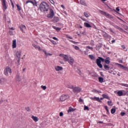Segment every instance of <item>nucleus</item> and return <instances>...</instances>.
Masks as SVG:
<instances>
[{"mask_svg": "<svg viewBox=\"0 0 128 128\" xmlns=\"http://www.w3.org/2000/svg\"><path fill=\"white\" fill-rule=\"evenodd\" d=\"M98 124H104V122L102 121H99L98 122Z\"/></svg>", "mask_w": 128, "mask_h": 128, "instance_id": "338daca9", "label": "nucleus"}, {"mask_svg": "<svg viewBox=\"0 0 128 128\" xmlns=\"http://www.w3.org/2000/svg\"><path fill=\"white\" fill-rule=\"evenodd\" d=\"M50 2H51V4H54V1L53 0H49Z\"/></svg>", "mask_w": 128, "mask_h": 128, "instance_id": "603ef678", "label": "nucleus"}, {"mask_svg": "<svg viewBox=\"0 0 128 128\" xmlns=\"http://www.w3.org/2000/svg\"><path fill=\"white\" fill-rule=\"evenodd\" d=\"M88 58H90V60H94L96 59V58H94V56L92 55H88Z\"/></svg>", "mask_w": 128, "mask_h": 128, "instance_id": "bb28decb", "label": "nucleus"}, {"mask_svg": "<svg viewBox=\"0 0 128 128\" xmlns=\"http://www.w3.org/2000/svg\"><path fill=\"white\" fill-rule=\"evenodd\" d=\"M90 100H96V102H102V100L100 99L99 97L94 96V98H90Z\"/></svg>", "mask_w": 128, "mask_h": 128, "instance_id": "1a4fd4ad", "label": "nucleus"}, {"mask_svg": "<svg viewBox=\"0 0 128 128\" xmlns=\"http://www.w3.org/2000/svg\"><path fill=\"white\" fill-rule=\"evenodd\" d=\"M105 60H104V58L102 57H98V58H97L96 60L97 66H98L100 68H102V64L101 62H105Z\"/></svg>", "mask_w": 128, "mask_h": 128, "instance_id": "f03ea898", "label": "nucleus"}, {"mask_svg": "<svg viewBox=\"0 0 128 128\" xmlns=\"http://www.w3.org/2000/svg\"><path fill=\"white\" fill-rule=\"evenodd\" d=\"M92 92H94L95 94H98V90L94 89L92 90Z\"/></svg>", "mask_w": 128, "mask_h": 128, "instance_id": "c03bdc74", "label": "nucleus"}, {"mask_svg": "<svg viewBox=\"0 0 128 128\" xmlns=\"http://www.w3.org/2000/svg\"><path fill=\"white\" fill-rule=\"evenodd\" d=\"M116 10H117V12H120V8L118 7L116 8Z\"/></svg>", "mask_w": 128, "mask_h": 128, "instance_id": "0e129e2a", "label": "nucleus"}, {"mask_svg": "<svg viewBox=\"0 0 128 128\" xmlns=\"http://www.w3.org/2000/svg\"><path fill=\"white\" fill-rule=\"evenodd\" d=\"M17 8H18V10L20 12V10H21L22 8H20V6L18 5V4H17L16 5Z\"/></svg>", "mask_w": 128, "mask_h": 128, "instance_id": "4c0bfd02", "label": "nucleus"}, {"mask_svg": "<svg viewBox=\"0 0 128 128\" xmlns=\"http://www.w3.org/2000/svg\"><path fill=\"white\" fill-rule=\"evenodd\" d=\"M100 12L101 14H103V16H106V14H108V13L102 10H100Z\"/></svg>", "mask_w": 128, "mask_h": 128, "instance_id": "7c9ffc66", "label": "nucleus"}, {"mask_svg": "<svg viewBox=\"0 0 128 128\" xmlns=\"http://www.w3.org/2000/svg\"><path fill=\"white\" fill-rule=\"evenodd\" d=\"M6 0H2V4L4 10H6L8 7H6Z\"/></svg>", "mask_w": 128, "mask_h": 128, "instance_id": "ddd939ff", "label": "nucleus"}, {"mask_svg": "<svg viewBox=\"0 0 128 128\" xmlns=\"http://www.w3.org/2000/svg\"><path fill=\"white\" fill-rule=\"evenodd\" d=\"M117 94L119 96H124V92L122 90L118 91Z\"/></svg>", "mask_w": 128, "mask_h": 128, "instance_id": "4be33fe9", "label": "nucleus"}, {"mask_svg": "<svg viewBox=\"0 0 128 128\" xmlns=\"http://www.w3.org/2000/svg\"><path fill=\"white\" fill-rule=\"evenodd\" d=\"M100 74L102 76H104V75L103 74L102 72H100Z\"/></svg>", "mask_w": 128, "mask_h": 128, "instance_id": "052dcab7", "label": "nucleus"}, {"mask_svg": "<svg viewBox=\"0 0 128 128\" xmlns=\"http://www.w3.org/2000/svg\"><path fill=\"white\" fill-rule=\"evenodd\" d=\"M122 86H126V88H128V84H122Z\"/></svg>", "mask_w": 128, "mask_h": 128, "instance_id": "37998d69", "label": "nucleus"}, {"mask_svg": "<svg viewBox=\"0 0 128 128\" xmlns=\"http://www.w3.org/2000/svg\"><path fill=\"white\" fill-rule=\"evenodd\" d=\"M84 26H86V28H92V26H90V24L86 22H84Z\"/></svg>", "mask_w": 128, "mask_h": 128, "instance_id": "412c9836", "label": "nucleus"}, {"mask_svg": "<svg viewBox=\"0 0 128 128\" xmlns=\"http://www.w3.org/2000/svg\"><path fill=\"white\" fill-rule=\"evenodd\" d=\"M54 68L56 72H60V70H62V67L60 66H56Z\"/></svg>", "mask_w": 128, "mask_h": 128, "instance_id": "4468645a", "label": "nucleus"}, {"mask_svg": "<svg viewBox=\"0 0 128 128\" xmlns=\"http://www.w3.org/2000/svg\"><path fill=\"white\" fill-rule=\"evenodd\" d=\"M32 118L34 122H38V118L37 116H32Z\"/></svg>", "mask_w": 128, "mask_h": 128, "instance_id": "6ab92c4d", "label": "nucleus"}, {"mask_svg": "<svg viewBox=\"0 0 128 128\" xmlns=\"http://www.w3.org/2000/svg\"><path fill=\"white\" fill-rule=\"evenodd\" d=\"M67 38H70V40H72V37L70 36V35H66Z\"/></svg>", "mask_w": 128, "mask_h": 128, "instance_id": "a18cd8bd", "label": "nucleus"}, {"mask_svg": "<svg viewBox=\"0 0 128 128\" xmlns=\"http://www.w3.org/2000/svg\"><path fill=\"white\" fill-rule=\"evenodd\" d=\"M50 42H52V44H56V41L54 40H50Z\"/></svg>", "mask_w": 128, "mask_h": 128, "instance_id": "49530a36", "label": "nucleus"}, {"mask_svg": "<svg viewBox=\"0 0 128 128\" xmlns=\"http://www.w3.org/2000/svg\"><path fill=\"white\" fill-rule=\"evenodd\" d=\"M66 88H68L72 89V90L74 89V86H72V85H71V84H67Z\"/></svg>", "mask_w": 128, "mask_h": 128, "instance_id": "c756f323", "label": "nucleus"}, {"mask_svg": "<svg viewBox=\"0 0 128 128\" xmlns=\"http://www.w3.org/2000/svg\"><path fill=\"white\" fill-rule=\"evenodd\" d=\"M35 48H38V50H40V46H37Z\"/></svg>", "mask_w": 128, "mask_h": 128, "instance_id": "5fc2aeb1", "label": "nucleus"}, {"mask_svg": "<svg viewBox=\"0 0 128 128\" xmlns=\"http://www.w3.org/2000/svg\"><path fill=\"white\" fill-rule=\"evenodd\" d=\"M44 54H46V56H48V52H46V51L44 50Z\"/></svg>", "mask_w": 128, "mask_h": 128, "instance_id": "13d9d810", "label": "nucleus"}, {"mask_svg": "<svg viewBox=\"0 0 128 128\" xmlns=\"http://www.w3.org/2000/svg\"><path fill=\"white\" fill-rule=\"evenodd\" d=\"M102 96L104 98H106L107 100H110V98L108 97V96L106 94H103L102 95Z\"/></svg>", "mask_w": 128, "mask_h": 128, "instance_id": "393cba45", "label": "nucleus"}, {"mask_svg": "<svg viewBox=\"0 0 128 128\" xmlns=\"http://www.w3.org/2000/svg\"><path fill=\"white\" fill-rule=\"evenodd\" d=\"M92 76H94V78H96V76H98V74H95L92 75Z\"/></svg>", "mask_w": 128, "mask_h": 128, "instance_id": "bf43d9fd", "label": "nucleus"}, {"mask_svg": "<svg viewBox=\"0 0 128 128\" xmlns=\"http://www.w3.org/2000/svg\"><path fill=\"white\" fill-rule=\"evenodd\" d=\"M54 22H60V18L58 17L54 18Z\"/></svg>", "mask_w": 128, "mask_h": 128, "instance_id": "c85d7f7f", "label": "nucleus"}, {"mask_svg": "<svg viewBox=\"0 0 128 128\" xmlns=\"http://www.w3.org/2000/svg\"><path fill=\"white\" fill-rule=\"evenodd\" d=\"M125 114H126V112H122L120 113V115L122 116H124Z\"/></svg>", "mask_w": 128, "mask_h": 128, "instance_id": "3c124183", "label": "nucleus"}, {"mask_svg": "<svg viewBox=\"0 0 128 128\" xmlns=\"http://www.w3.org/2000/svg\"><path fill=\"white\" fill-rule=\"evenodd\" d=\"M12 48H16V40H14L12 44Z\"/></svg>", "mask_w": 128, "mask_h": 128, "instance_id": "2eb2a0df", "label": "nucleus"}, {"mask_svg": "<svg viewBox=\"0 0 128 128\" xmlns=\"http://www.w3.org/2000/svg\"><path fill=\"white\" fill-rule=\"evenodd\" d=\"M63 60L65 62H68V60H70V57H68V55H64L63 56Z\"/></svg>", "mask_w": 128, "mask_h": 128, "instance_id": "dca6fc26", "label": "nucleus"}, {"mask_svg": "<svg viewBox=\"0 0 128 128\" xmlns=\"http://www.w3.org/2000/svg\"><path fill=\"white\" fill-rule=\"evenodd\" d=\"M41 88L44 90H46V86H41Z\"/></svg>", "mask_w": 128, "mask_h": 128, "instance_id": "79ce46f5", "label": "nucleus"}, {"mask_svg": "<svg viewBox=\"0 0 128 128\" xmlns=\"http://www.w3.org/2000/svg\"><path fill=\"white\" fill-rule=\"evenodd\" d=\"M80 4L84 6H88V4L86 2V0H80Z\"/></svg>", "mask_w": 128, "mask_h": 128, "instance_id": "9d476101", "label": "nucleus"}, {"mask_svg": "<svg viewBox=\"0 0 128 128\" xmlns=\"http://www.w3.org/2000/svg\"><path fill=\"white\" fill-rule=\"evenodd\" d=\"M112 101H108V106H112Z\"/></svg>", "mask_w": 128, "mask_h": 128, "instance_id": "a19ab883", "label": "nucleus"}, {"mask_svg": "<svg viewBox=\"0 0 128 128\" xmlns=\"http://www.w3.org/2000/svg\"><path fill=\"white\" fill-rule=\"evenodd\" d=\"M104 108H105V110H108V106H104Z\"/></svg>", "mask_w": 128, "mask_h": 128, "instance_id": "680f3d73", "label": "nucleus"}, {"mask_svg": "<svg viewBox=\"0 0 128 128\" xmlns=\"http://www.w3.org/2000/svg\"><path fill=\"white\" fill-rule=\"evenodd\" d=\"M114 112H116V109L115 108H112L111 110V114H114Z\"/></svg>", "mask_w": 128, "mask_h": 128, "instance_id": "58836bf2", "label": "nucleus"}, {"mask_svg": "<svg viewBox=\"0 0 128 128\" xmlns=\"http://www.w3.org/2000/svg\"><path fill=\"white\" fill-rule=\"evenodd\" d=\"M115 28H117V30H120V32H126L122 28L118 26H114Z\"/></svg>", "mask_w": 128, "mask_h": 128, "instance_id": "f3484780", "label": "nucleus"}, {"mask_svg": "<svg viewBox=\"0 0 128 128\" xmlns=\"http://www.w3.org/2000/svg\"><path fill=\"white\" fill-rule=\"evenodd\" d=\"M30 3L32 4H33V6H34L35 4H34V0H28L26 2V4H28V3Z\"/></svg>", "mask_w": 128, "mask_h": 128, "instance_id": "aec40b11", "label": "nucleus"}, {"mask_svg": "<svg viewBox=\"0 0 128 128\" xmlns=\"http://www.w3.org/2000/svg\"><path fill=\"white\" fill-rule=\"evenodd\" d=\"M54 16V12L52 9H50V14H48L47 18L52 19Z\"/></svg>", "mask_w": 128, "mask_h": 128, "instance_id": "20e7f679", "label": "nucleus"}, {"mask_svg": "<svg viewBox=\"0 0 128 128\" xmlns=\"http://www.w3.org/2000/svg\"><path fill=\"white\" fill-rule=\"evenodd\" d=\"M122 69L124 70H128V67H126V66H124Z\"/></svg>", "mask_w": 128, "mask_h": 128, "instance_id": "8fccbe9b", "label": "nucleus"}, {"mask_svg": "<svg viewBox=\"0 0 128 128\" xmlns=\"http://www.w3.org/2000/svg\"><path fill=\"white\" fill-rule=\"evenodd\" d=\"M22 56V52H18L16 53V56L18 57V63L17 64L18 66L20 64V56Z\"/></svg>", "mask_w": 128, "mask_h": 128, "instance_id": "423d86ee", "label": "nucleus"}, {"mask_svg": "<svg viewBox=\"0 0 128 128\" xmlns=\"http://www.w3.org/2000/svg\"><path fill=\"white\" fill-rule=\"evenodd\" d=\"M98 80H99V82H100V84H102V82H104V79L102 78V77H99L98 78Z\"/></svg>", "mask_w": 128, "mask_h": 128, "instance_id": "5701e85b", "label": "nucleus"}, {"mask_svg": "<svg viewBox=\"0 0 128 128\" xmlns=\"http://www.w3.org/2000/svg\"><path fill=\"white\" fill-rule=\"evenodd\" d=\"M84 110H90V108H88V106H84Z\"/></svg>", "mask_w": 128, "mask_h": 128, "instance_id": "c9c22d12", "label": "nucleus"}, {"mask_svg": "<svg viewBox=\"0 0 128 128\" xmlns=\"http://www.w3.org/2000/svg\"><path fill=\"white\" fill-rule=\"evenodd\" d=\"M121 46L122 48H124V50L126 49V46H124V45H122Z\"/></svg>", "mask_w": 128, "mask_h": 128, "instance_id": "e2e57ef3", "label": "nucleus"}, {"mask_svg": "<svg viewBox=\"0 0 128 128\" xmlns=\"http://www.w3.org/2000/svg\"><path fill=\"white\" fill-rule=\"evenodd\" d=\"M72 46H73L76 50H80V48L76 46L72 45Z\"/></svg>", "mask_w": 128, "mask_h": 128, "instance_id": "2f4dec72", "label": "nucleus"}, {"mask_svg": "<svg viewBox=\"0 0 128 128\" xmlns=\"http://www.w3.org/2000/svg\"><path fill=\"white\" fill-rule=\"evenodd\" d=\"M26 110H27V112H30V107H26Z\"/></svg>", "mask_w": 128, "mask_h": 128, "instance_id": "de8ad7c7", "label": "nucleus"}, {"mask_svg": "<svg viewBox=\"0 0 128 128\" xmlns=\"http://www.w3.org/2000/svg\"><path fill=\"white\" fill-rule=\"evenodd\" d=\"M39 8L42 12H48L50 6L46 2H42L39 6Z\"/></svg>", "mask_w": 128, "mask_h": 128, "instance_id": "f257e3e1", "label": "nucleus"}, {"mask_svg": "<svg viewBox=\"0 0 128 128\" xmlns=\"http://www.w3.org/2000/svg\"><path fill=\"white\" fill-rule=\"evenodd\" d=\"M70 98V96L68 94H63L61 96L60 100L61 102H64V100H68Z\"/></svg>", "mask_w": 128, "mask_h": 128, "instance_id": "0eeeda50", "label": "nucleus"}, {"mask_svg": "<svg viewBox=\"0 0 128 128\" xmlns=\"http://www.w3.org/2000/svg\"><path fill=\"white\" fill-rule=\"evenodd\" d=\"M86 50H93L94 48L92 47H90V46H86Z\"/></svg>", "mask_w": 128, "mask_h": 128, "instance_id": "cd10ccee", "label": "nucleus"}, {"mask_svg": "<svg viewBox=\"0 0 128 128\" xmlns=\"http://www.w3.org/2000/svg\"><path fill=\"white\" fill-rule=\"evenodd\" d=\"M106 16H108L109 18H114L113 16H112L108 13L106 15Z\"/></svg>", "mask_w": 128, "mask_h": 128, "instance_id": "473e14b6", "label": "nucleus"}, {"mask_svg": "<svg viewBox=\"0 0 128 128\" xmlns=\"http://www.w3.org/2000/svg\"><path fill=\"white\" fill-rule=\"evenodd\" d=\"M9 34L10 35V36H14V32H12V30H10L9 32Z\"/></svg>", "mask_w": 128, "mask_h": 128, "instance_id": "09e8293b", "label": "nucleus"}, {"mask_svg": "<svg viewBox=\"0 0 128 128\" xmlns=\"http://www.w3.org/2000/svg\"><path fill=\"white\" fill-rule=\"evenodd\" d=\"M53 40H57L58 41V38H56V37H53Z\"/></svg>", "mask_w": 128, "mask_h": 128, "instance_id": "6e6d98bb", "label": "nucleus"}, {"mask_svg": "<svg viewBox=\"0 0 128 128\" xmlns=\"http://www.w3.org/2000/svg\"><path fill=\"white\" fill-rule=\"evenodd\" d=\"M52 28H54V30H60V28H58L56 26H52Z\"/></svg>", "mask_w": 128, "mask_h": 128, "instance_id": "f704fd0d", "label": "nucleus"}, {"mask_svg": "<svg viewBox=\"0 0 128 128\" xmlns=\"http://www.w3.org/2000/svg\"><path fill=\"white\" fill-rule=\"evenodd\" d=\"M79 102H84V100H82V99L81 98H80Z\"/></svg>", "mask_w": 128, "mask_h": 128, "instance_id": "864d4df0", "label": "nucleus"}, {"mask_svg": "<svg viewBox=\"0 0 128 128\" xmlns=\"http://www.w3.org/2000/svg\"><path fill=\"white\" fill-rule=\"evenodd\" d=\"M102 36L106 38H108L109 40H110V38H112V36L104 31L102 32Z\"/></svg>", "mask_w": 128, "mask_h": 128, "instance_id": "39448f33", "label": "nucleus"}, {"mask_svg": "<svg viewBox=\"0 0 128 128\" xmlns=\"http://www.w3.org/2000/svg\"><path fill=\"white\" fill-rule=\"evenodd\" d=\"M116 66H120L121 68H123L124 66L122 65V64H120L118 63H116Z\"/></svg>", "mask_w": 128, "mask_h": 128, "instance_id": "72a5a7b5", "label": "nucleus"}, {"mask_svg": "<svg viewBox=\"0 0 128 128\" xmlns=\"http://www.w3.org/2000/svg\"><path fill=\"white\" fill-rule=\"evenodd\" d=\"M64 116V113L62 112H60V116Z\"/></svg>", "mask_w": 128, "mask_h": 128, "instance_id": "4d7b16f0", "label": "nucleus"}, {"mask_svg": "<svg viewBox=\"0 0 128 128\" xmlns=\"http://www.w3.org/2000/svg\"><path fill=\"white\" fill-rule=\"evenodd\" d=\"M105 63L107 64H110V58L109 57H107L105 60Z\"/></svg>", "mask_w": 128, "mask_h": 128, "instance_id": "a211bd4d", "label": "nucleus"}, {"mask_svg": "<svg viewBox=\"0 0 128 128\" xmlns=\"http://www.w3.org/2000/svg\"><path fill=\"white\" fill-rule=\"evenodd\" d=\"M76 110V109L72 108V107L69 108V109L68 110V114H70V112H74Z\"/></svg>", "mask_w": 128, "mask_h": 128, "instance_id": "b1692460", "label": "nucleus"}, {"mask_svg": "<svg viewBox=\"0 0 128 128\" xmlns=\"http://www.w3.org/2000/svg\"><path fill=\"white\" fill-rule=\"evenodd\" d=\"M82 88L80 87H73V92H80Z\"/></svg>", "mask_w": 128, "mask_h": 128, "instance_id": "6e6552de", "label": "nucleus"}, {"mask_svg": "<svg viewBox=\"0 0 128 128\" xmlns=\"http://www.w3.org/2000/svg\"><path fill=\"white\" fill-rule=\"evenodd\" d=\"M84 14L86 18H88L89 16L88 14L86 12H84Z\"/></svg>", "mask_w": 128, "mask_h": 128, "instance_id": "ea45409f", "label": "nucleus"}, {"mask_svg": "<svg viewBox=\"0 0 128 128\" xmlns=\"http://www.w3.org/2000/svg\"><path fill=\"white\" fill-rule=\"evenodd\" d=\"M68 64H70L71 66H72L74 64V58L70 56H69V60H68Z\"/></svg>", "mask_w": 128, "mask_h": 128, "instance_id": "9b49d317", "label": "nucleus"}, {"mask_svg": "<svg viewBox=\"0 0 128 128\" xmlns=\"http://www.w3.org/2000/svg\"><path fill=\"white\" fill-rule=\"evenodd\" d=\"M20 28L22 32H24V31L26 30V27L24 25H22V26H20Z\"/></svg>", "mask_w": 128, "mask_h": 128, "instance_id": "f8f14e48", "label": "nucleus"}, {"mask_svg": "<svg viewBox=\"0 0 128 128\" xmlns=\"http://www.w3.org/2000/svg\"><path fill=\"white\" fill-rule=\"evenodd\" d=\"M69 42H72V44H78V42H74L72 40H69Z\"/></svg>", "mask_w": 128, "mask_h": 128, "instance_id": "e433bc0d", "label": "nucleus"}, {"mask_svg": "<svg viewBox=\"0 0 128 128\" xmlns=\"http://www.w3.org/2000/svg\"><path fill=\"white\" fill-rule=\"evenodd\" d=\"M11 4H12V6L13 8H14V2L11 3Z\"/></svg>", "mask_w": 128, "mask_h": 128, "instance_id": "69168bd1", "label": "nucleus"}, {"mask_svg": "<svg viewBox=\"0 0 128 128\" xmlns=\"http://www.w3.org/2000/svg\"><path fill=\"white\" fill-rule=\"evenodd\" d=\"M8 74H12V68L7 66L4 70V74L8 76Z\"/></svg>", "mask_w": 128, "mask_h": 128, "instance_id": "7ed1b4c3", "label": "nucleus"}, {"mask_svg": "<svg viewBox=\"0 0 128 128\" xmlns=\"http://www.w3.org/2000/svg\"><path fill=\"white\" fill-rule=\"evenodd\" d=\"M104 68L106 70H110V66H108V65L104 64Z\"/></svg>", "mask_w": 128, "mask_h": 128, "instance_id": "a878e982", "label": "nucleus"}, {"mask_svg": "<svg viewBox=\"0 0 128 128\" xmlns=\"http://www.w3.org/2000/svg\"><path fill=\"white\" fill-rule=\"evenodd\" d=\"M109 30L112 32H114V30H112V28H109Z\"/></svg>", "mask_w": 128, "mask_h": 128, "instance_id": "774afa93", "label": "nucleus"}]
</instances>
